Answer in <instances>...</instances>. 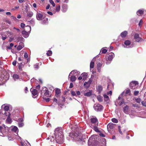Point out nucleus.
Returning a JSON list of instances; mask_svg holds the SVG:
<instances>
[{"label": "nucleus", "mask_w": 146, "mask_h": 146, "mask_svg": "<svg viewBox=\"0 0 146 146\" xmlns=\"http://www.w3.org/2000/svg\"><path fill=\"white\" fill-rule=\"evenodd\" d=\"M92 79L91 78L89 79L88 81L87 82L89 84H91L92 82Z\"/></svg>", "instance_id": "52"}, {"label": "nucleus", "mask_w": 146, "mask_h": 146, "mask_svg": "<svg viewBox=\"0 0 146 146\" xmlns=\"http://www.w3.org/2000/svg\"><path fill=\"white\" fill-rule=\"evenodd\" d=\"M138 83L137 81H132L130 84V87L132 89H135L138 85Z\"/></svg>", "instance_id": "7"}, {"label": "nucleus", "mask_w": 146, "mask_h": 146, "mask_svg": "<svg viewBox=\"0 0 146 146\" xmlns=\"http://www.w3.org/2000/svg\"><path fill=\"white\" fill-rule=\"evenodd\" d=\"M94 62L93 59L91 61L90 63V69L91 68H93L94 67Z\"/></svg>", "instance_id": "27"}, {"label": "nucleus", "mask_w": 146, "mask_h": 146, "mask_svg": "<svg viewBox=\"0 0 146 146\" xmlns=\"http://www.w3.org/2000/svg\"><path fill=\"white\" fill-rule=\"evenodd\" d=\"M136 101L137 103H139L141 102V100L140 98H137L136 99Z\"/></svg>", "instance_id": "51"}, {"label": "nucleus", "mask_w": 146, "mask_h": 146, "mask_svg": "<svg viewBox=\"0 0 146 146\" xmlns=\"http://www.w3.org/2000/svg\"><path fill=\"white\" fill-rule=\"evenodd\" d=\"M55 93L57 95L59 94L60 93V90L58 88H56L55 90Z\"/></svg>", "instance_id": "32"}, {"label": "nucleus", "mask_w": 146, "mask_h": 146, "mask_svg": "<svg viewBox=\"0 0 146 146\" xmlns=\"http://www.w3.org/2000/svg\"><path fill=\"white\" fill-rule=\"evenodd\" d=\"M114 124L112 123H110L107 125V129L108 131H111V129H113L114 127Z\"/></svg>", "instance_id": "10"}, {"label": "nucleus", "mask_w": 146, "mask_h": 146, "mask_svg": "<svg viewBox=\"0 0 146 146\" xmlns=\"http://www.w3.org/2000/svg\"><path fill=\"white\" fill-rule=\"evenodd\" d=\"M102 53L105 54L106 53L107 51V50L105 49H102Z\"/></svg>", "instance_id": "44"}, {"label": "nucleus", "mask_w": 146, "mask_h": 146, "mask_svg": "<svg viewBox=\"0 0 146 146\" xmlns=\"http://www.w3.org/2000/svg\"><path fill=\"white\" fill-rule=\"evenodd\" d=\"M71 94L73 96H75L76 95V92L74 91H72L71 92Z\"/></svg>", "instance_id": "58"}, {"label": "nucleus", "mask_w": 146, "mask_h": 146, "mask_svg": "<svg viewBox=\"0 0 146 146\" xmlns=\"http://www.w3.org/2000/svg\"><path fill=\"white\" fill-rule=\"evenodd\" d=\"M91 121L92 123L96 125H98V121L97 119L95 117L92 118Z\"/></svg>", "instance_id": "13"}, {"label": "nucleus", "mask_w": 146, "mask_h": 146, "mask_svg": "<svg viewBox=\"0 0 146 146\" xmlns=\"http://www.w3.org/2000/svg\"><path fill=\"white\" fill-rule=\"evenodd\" d=\"M106 63L107 64H109L110 63V62L108 61L109 60H108V59H107V58H106Z\"/></svg>", "instance_id": "56"}, {"label": "nucleus", "mask_w": 146, "mask_h": 146, "mask_svg": "<svg viewBox=\"0 0 146 146\" xmlns=\"http://www.w3.org/2000/svg\"><path fill=\"white\" fill-rule=\"evenodd\" d=\"M111 121L113 123H117L118 122V120L115 118H112L111 119Z\"/></svg>", "instance_id": "37"}, {"label": "nucleus", "mask_w": 146, "mask_h": 146, "mask_svg": "<svg viewBox=\"0 0 146 146\" xmlns=\"http://www.w3.org/2000/svg\"><path fill=\"white\" fill-rule=\"evenodd\" d=\"M36 17L37 20H41L43 18V15L42 14L37 12L36 15Z\"/></svg>", "instance_id": "15"}, {"label": "nucleus", "mask_w": 146, "mask_h": 146, "mask_svg": "<svg viewBox=\"0 0 146 146\" xmlns=\"http://www.w3.org/2000/svg\"><path fill=\"white\" fill-rule=\"evenodd\" d=\"M97 75L96 74H93V75H92L91 76V78L93 79L94 78H97Z\"/></svg>", "instance_id": "47"}, {"label": "nucleus", "mask_w": 146, "mask_h": 146, "mask_svg": "<svg viewBox=\"0 0 146 146\" xmlns=\"http://www.w3.org/2000/svg\"><path fill=\"white\" fill-rule=\"evenodd\" d=\"M78 72V71L76 70H74L72 71L70 74L69 76H70L71 74H74Z\"/></svg>", "instance_id": "35"}, {"label": "nucleus", "mask_w": 146, "mask_h": 146, "mask_svg": "<svg viewBox=\"0 0 146 146\" xmlns=\"http://www.w3.org/2000/svg\"><path fill=\"white\" fill-rule=\"evenodd\" d=\"M24 57L25 58H27L28 57V55L27 52H26L25 53Z\"/></svg>", "instance_id": "54"}, {"label": "nucleus", "mask_w": 146, "mask_h": 146, "mask_svg": "<svg viewBox=\"0 0 146 146\" xmlns=\"http://www.w3.org/2000/svg\"><path fill=\"white\" fill-rule=\"evenodd\" d=\"M94 108L95 110L97 111H101L103 110V106L98 103L95 104L94 106Z\"/></svg>", "instance_id": "4"}, {"label": "nucleus", "mask_w": 146, "mask_h": 146, "mask_svg": "<svg viewBox=\"0 0 146 146\" xmlns=\"http://www.w3.org/2000/svg\"><path fill=\"white\" fill-rule=\"evenodd\" d=\"M124 92H123L122 94L119 96L118 99L116 100V102L120 105L121 106L123 104L125 103L124 102L122 98H121V96H122Z\"/></svg>", "instance_id": "5"}, {"label": "nucleus", "mask_w": 146, "mask_h": 146, "mask_svg": "<svg viewBox=\"0 0 146 146\" xmlns=\"http://www.w3.org/2000/svg\"><path fill=\"white\" fill-rule=\"evenodd\" d=\"M68 6L66 4H64L62 6V11L63 12L66 11L67 10Z\"/></svg>", "instance_id": "16"}, {"label": "nucleus", "mask_w": 146, "mask_h": 146, "mask_svg": "<svg viewBox=\"0 0 146 146\" xmlns=\"http://www.w3.org/2000/svg\"><path fill=\"white\" fill-rule=\"evenodd\" d=\"M141 104L143 106H146V103L144 101H142L141 102Z\"/></svg>", "instance_id": "57"}, {"label": "nucleus", "mask_w": 146, "mask_h": 146, "mask_svg": "<svg viewBox=\"0 0 146 146\" xmlns=\"http://www.w3.org/2000/svg\"><path fill=\"white\" fill-rule=\"evenodd\" d=\"M24 47L23 44L22 43H20V44L18 46L17 48V49L19 50L21 49Z\"/></svg>", "instance_id": "22"}, {"label": "nucleus", "mask_w": 146, "mask_h": 146, "mask_svg": "<svg viewBox=\"0 0 146 146\" xmlns=\"http://www.w3.org/2000/svg\"><path fill=\"white\" fill-rule=\"evenodd\" d=\"M30 33L25 30L23 31L22 32V34L23 36L25 38L28 37Z\"/></svg>", "instance_id": "14"}, {"label": "nucleus", "mask_w": 146, "mask_h": 146, "mask_svg": "<svg viewBox=\"0 0 146 146\" xmlns=\"http://www.w3.org/2000/svg\"><path fill=\"white\" fill-rule=\"evenodd\" d=\"M125 94H128L130 92V90L129 89H127L125 90L124 91Z\"/></svg>", "instance_id": "41"}, {"label": "nucleus", "mask_w": 146, "mask_h": 146, "mask_svg": "<svg viewBox=\"0 0 146 146\" xmlns=\"http://www.w3.org/2000/svg\"><path fill=\"white\" fill-rule=\"evenodd\" d=\"M54 135L55 138L53 136H49L47 139H50V141L52 142L56 141L57 143L61 144L64 141L63 135L61 129L59 128H56L54 131Z\"/></svg>", "instance_id": "1"}, {"label": "nucleus", "mask_w": 146, "mask_h": 146, "mask_svg": "<svg viewBox=\"0 0 146 146\" xmlns=\"http://www.w3.org/2000/svg\"><path fill=\"white\" fill-rule=\"evenodd\" d=\"M139 92L138 91H135L134 92V94L135 96H137L139 94Z\"/></svg>", "instance_id": "50"}, {"label": "nucleus", "mask_w": 146, "mask_h": 146, "mask_svg": "<svg viewBox=\"0 0 146 146\" xmlns=\"http://www.w3.org/2000/svg\"><path fill=\"white\" fill-rule=\"evenodd\" d=\"M25 25V24L23 23H21V26L22 28H24Z\"/></svg>", "instance_id": "59"}, {"label": "nucleus", "mask_w": 146, "mask_h": 146, "mask_svg": "<svg viewBox=\"0 0 146 146\" xmlns=\"http://www.w3.org/2000/svg\"><path fill=\"white\" fill-rule=\"evenodd\" d=\"M97 99L98 100V101L100 102H102L103 100V97L100 96H98L97 97Z\"/></svg>", "instance_id": "31"}, {"label": "nucleus", "mask_w": 146, "mask_h": 146, "mask_svg": "<svg viewBox=\"0 0 146 146\" xmlns=\"http://www.w3.org/2000/svg\"><path fill=\"white\" fill-rule=\"evenodd\" d=\"M70 76H69L68 78H70V81L72 82H74L76 80V78L74 76H72L70 77Z\"/></svg>", "instance_id": "19"}, {"label": "nucleus", "mask_w": 146, "mask_h": 146, "mask_svg": "<svg viewBox=\"0 0 146 146\" xmlns=\"http://www.w3.org/2000/svg\"><path fill=\"white\" fill-rule=\"evenodd\" d=\"M16 61H14L12 63V64L14 66H15L16 64Z\"/></svg>", "instance_id": "63"}, {"label": "nucleus", "mask_w": 146, "mask_h": 146, "mask_svg": "<svg viewBox=\"0 0 146 146\" xmlns=\"http://www.w3.org/2000/svg\"><path fill=\"white\" fill-rule=\"evenodd\" d=\"M135 40L137 42H139L141 40V38L139 37L137 39H136Z\"/></svg>", "instance_id": "53"}, {"label": "nucleus", "mask_w": 146, "mask_h": 146, "mask_svg": "<svg viewBox=\"0 0 146 146\" xmlns=\"http://www.w3.org/2000/svg\"><path fill=\"white\" fill-rule=\"evenodd\" d=\"M139 37V35L137 34H136L135 35L134 38L135 39H137Z\"/></svg>", "instance_id": "48"}, {"label": "nucleus", "mask_w": 146, "mask_h": 146, "mask_svg": "<svg viewBox=\"0 0 146 146\" xmlns=\"http://www.w3.org/2000/svg\"><path fill=\"white\" fill-rule=\"evenodd\" d=\"M19 126V127H22L23 125V124L21 122L19 123H18Z\"/></svg>", "instance_id": "49"}, {"label": "nucleus", "mask_w": 146, "mask_h": 146, "mask_svg": "<svg viewBox=\"0 0 146 146\" xmlns=\"http://www.w3.org/2000/svg\"><path fill=\"white\" fill-rule=\"evenodd\" d=\"M74 136L72 137L74 139L79 141H82V138L81 135H79L76 133H74Z\"/></svg>", "instance_id": "6"}, {"label": "nucleus", "mask_w": 146, "mask_h": 146, "mask_svg": "<svg viewBox=\"0 0 146 146\" xmlns=\"http://www.w3.org/2000/svg\"><path fill=\"white\" fill-rule=\"evenodd\" d=\"M142 23H143V21L142 19H141L140 21L139 22V26H140L141 25Z\"/></svg>", "instance_id": "55"}, {"label": "nucleus", "mask_w": 146, "mask_h": 146, "mask_svg": "<svg viewBox=\"0 0 146 146\" xmlns=\"http://www.w3.org/2000/svg\"><path fill=\"white\" fill-rule=\"evenodd\" d=\"M13 29H15L16 30L17 32H20V30H19V29H18L16 28L15 27H14L13 28Z\"/></svg>", "instance_id": "60"}, {"label": "nucleus", "mask_w": 146, "mask_h": 146, "mask_svg": "<svg viewBox=\"0 0 146 146\" xmlns=\"http://www.w3.org/2000/svg\"><path fill=\"white\" fill-rule=\"evenodd\" d=\"M39 64L36 63L34 65V67L35 68L38 69L39 68Z\"/></svg>", "instance_id": "46"}, {"label": "nucleus", "mask_w": 146, "mask_h": 146, "mask_svg": "<svg viewBox=\"0 0 146 146\" xmlns=\"http://www.w3.org/2000/svg\"><path fill=\"white\" fill-rule=\"evenodd\" d=\"M52 54V52L51 50H48L46 53L47 55L48 56H51Z\"/></svg>", "instance_id": "36"}, {"label": "nucleus", "mask_w": 146, "mask_h": 146, "mask_svg": "<svg viewBox=\"0 0 146 146\" xmlns=\"http://www.w3.org/2000/svg\"><path fill=\"white\" fill-rule=\"evenodd\" d=\"M114 57V54L112 52L110 53L108 56V58H107L108 60L109 61H110L112 60V59Z\"/></svg>", "instance_id": "12"}, {"label": "nucleus", "mask_w": 146, "mask_h": 146, "mask_svg": "<svg viewBox=\"0 0 146 146\" xmlns=\"http://www.w3.org/2000/svg\"><path fill=\"white\" fill-rule=\"evenodd\" d=\"M36 79H35V78H32L31 79V82H34L35 81H36Z\"/></svg>", "instance_id": "61"}, {"label": "nucleus", "mask_w": 146, "mask_h": 146, "mask_svg": "<svg viewBox=\"0 0 146 146\" xmlns=\"http://www.w3.org/2000/svg\"><path fill=\"white\" fill-rule=\"evenodd\" d=\"M49 1L51 4L52 5L53 7H54L55 4L52 0H49Z\"/></svg>", "instance_id": "40"}, {"label": "nucleus", "mask_w": 146, "mask_h": 146, "mask_svg": "<svg viewBox=\"0 0 146 146\" xmlns=\"http://www.w3.org/2000/svg\"><path fill=\"white\" fill-rule=\"evenodd\" d=\"M8 116L7 118V120L8 123H10L11 121V119L10 117L11 113L9 112H8Z\"/></svg>", "instance_id": "24"}, {"label": "nucleus", "mask_w": 146, "mask_h": 146, "mask_svg": "<svg viewBox=\"0 0 146 146\" xmlns=\"http://www.w3.org/2000/svg\"><path fill=\"white\" fill-rule=\"evenodd\" d=\"M143 13V11L139 10L137 11V13L138 15L139 16L142 15Z\"/></svg>", "instance_id": "30"}, {"label": "nucleus", "mask_w": 146, "mask_h": 146, "mask_svg": "<svg viewBox=\"0 0 146 146\" xmlns=\"http://www.w3.org/2000/svg\"><path fill=\"white\" fill-rule=\"evenodd\" d=\"M96 136L95 135L92 136L89 139L88 143H94V142L95 140V137Z\"/></svg>", "instance_id": "11"}, {"label": "nucleus", "mask_w": 146, "mask_h": 146, "mask_svg": "<svg viewBox=\"0 0 146 146\" xmlns=\"http://www.w3.org/2000/svg\"><path fill=\"white\" fill-rule=\"evenodd\" d=\"M41 94V96L43 98H45L46 97H50L51 95V92H49L48 91L47 88L45 87H42Z\"/></svg>", "instance_id": "2"}, {"label": "nucleus", "mask_w": 146, "mask_h": 146, "mask_svg": "<svg viewBox=\"0 0 146 146\" xmlns=\"http://www.w3.org/2000/svg\"><path fill=\"white\" fill-rule=\"evenodd\" d=\"M129 107L126 105L124 106L123 109V111L125 113L127 114L128 113V110L129 109Z\"/></svg>", "instance_id": "17"}, {"label": "nucleus", "mask_w": 146, "mask_h": 146, "mask_svg": "<svg viewBox=\"0 0 146 146\" xmlns=\"http://www.w3.org/2000/svg\"><path fill=\"white\" fill-rule=\"evenodd\" d=\"M60 6H58L56 7V12H58L60 10Z\"/></svg>", "instance_id": "43"}, {"label": "nucleus", "mask_w": 146, "mask_h": 146, "mask_svg": "<svg viewBox=\"0 0 146 146\" xmlns=\"http://www.w3.org/2000/svg\"><path fill=\"white\" fill-rule=\"evenodd\" d=\"M25 30L27 32L30 33L31 31V27L30 26L27 25L26 26Z\"/></svg>", "instance_id": "20"}, {"label": "nucleus", "mask_w": 146, "mask_h": 146, "mask_svg": "<svg viewBox=\"0 0 146 146\" xmlns=\"http://www.w3.org/2000/svg\"><path fill=\"white\" fill-rule=\"evenodd\" d=\"M26 13L27 14V16L29 17H31L33 15V13L31 11H28L27 10Z\"/></svg>", "instance_id": "21"}, {"label": "nucleus", "mask_w": 146, "mask_h": 146, "mask_svg": "<svg viewBox=\"0 0 146 146\" xmlns=\"http://www.w3.org/2000/svg\"><path fill=\"white\" fill-rule=\"evenodd\" d=\"M4 110L5 111H7L9 109V106H4Z\"/></svg>", "instance_id": "39"}, {"label": "nucleus", "mask_w": 146, "mask_h": 146, "mask_svg": "<svg viewBox=\"0 0 146 146\" xmlns=\"http://www.w3.org/2000/svg\"><path fill=\"white\" fill-rule=\"evenodd\" d=\"M73 87V84L72 83H71L70 84L69 88H71Z\"/></svg>", "instance_id": "62"}, {"label": "nucleus", "mask_w": 146, "mask_h": 146, "mask_svg": "<svg viewBox=\"0 0 146 146\" xmlns=\"http://www.w3.org/2000/svg\"><path fill=\"white\" fill-rule=\"evenodd\" d=\"M82 76L83 80H85L87 78V74L86 73H84L82 74Z\"/></svg>", "instance_id": "23"}, {"label": "nucleus", "mask_w": 146, "mask_h": 146, "mask_svg": "<svg viewBox=\"0 0 146 146\" xmlns=\"http://www.w3.org/2000/svg\"><path fill=\"white\" fill-rule=\"evenodd\" d=\"M12 131L14 132L17 133L18 132V128L16 126H14L12 129Z\"/></svg>", "instance_id": "25"}, {"label": "nucleus", "mask_w": 146, "mask_h": 146, "mask_svg": "<svg viewBox=\"0 0 146 146\" xmlns=\"http://www.w3.org/2000/svg\"><path fill=\"white\" fill-rule=\"evenodd\" d=\"M97 88L99 93H100L103 89L102 86L100 85L98 86Z\"/></svg>", "instance_id": "26"}, {"label": "nucleus", "mask_w": 146, "mask_h": 146, "mask_svg": "<svg viewBox=\"0 0 146 146\" xmlns=\"http://www.w3.org/2000/svg\"><path fill=\"white\" fill-rule=\"evenodd\" d=\"M102 64L99 62L98 63L97 65V68H101V67L102 66Z\"/></svg>", "instance_id": "45"}, {"label": "nucleus", "mask_w": 146, "mask_h": 146, "mask_svg": "<svg viewBox=\"0 0 146 146\" xmlns=\"http://www.w3.org/2000/svg\"><path fill=\"white\" fill-rule=\"evenodd\" d=\"M90 85V84L87 82H85L84 83V86L85 88H88L89 87Z\"/></svg>", "instance_id": "28"}, {"label": "nucleus", "mask_w": 146, "mask_h": 146, "mask_svg": "<svg viewBox=\"0 0 146 146\" xmlns=\"http://www.w3.org/2000/svg\"><path fill=\"white\" fill-rule=\"evenodd\" d=\"M0 136L4 137L5 136L8 131V128L4 125L0 126Z\"/></svg>", "instance_id": "3"}, {"label": "nucleus", "mask_w": 146, "mask_h": 146, "mask_svg": "<svg viewBox=\"0 0 146 146\" xmlns=\"http://www.w3.org/2000/svg\"><path fill=\"white\" fill-rule=\"evenodd\" d=\"M104 97L105 101H107L108 100V96L106 94L104 95Z\"/></svg>", "instance_id": "38"}, {"label": "nucleus", "mask_w": 146, "mask_h": 146, "mask_svg": "<svg viewBox=\"0 0 146 146\" xmlns=\"http://www.w3.org/2000/svg\"><path fill=\"white\" fill-rule=\"evenodd\" d=\"M127 34V32L126 31H125L121 34V36L122 38L125 37Z\"/></svg>", "instance_id": "18"}, {"label": "nucleus", "mask_w": 146, "mask_h": 146, "mask_svg": "<svg viewBox=\"0 0 146 146\" xmlns=\"http://www.w3.org/2000/svg\"><path fill=\"white\" fill-rule=\"evenodd\" d=\"M19 68L20 70H21L22 68L23 67V65L22 63L20 62L19 63Z\"/></svg>", "instance_id": "34"}, {"label": "nucleus", "mask_w": 146, "mask_h": 146, "mask_svg": "<svg viewBox=\"0 0 146 146\" xmlns=\"http://www.w3.org/2000/svg\"><path fill=\"white\" fill-rule=\"evenodd\" d=\"M30 91L33 95V98H35L36 97V96H37L38 91L36 89L31 88L30 89Z\"/></svg>", "instance_id": "9"}, {"label": "nucleus", "mask_w": 146, "mask_h": 146, "mask_svg": "<svg viewBox=\"0 0 146 146\" xmlns=\"http://www.w3.org/2000/svg\"><path fill=\"white\" fill-rule=\"evenodd\" d=\"M13 78L14 80H15L16 79H18L19 78V76L17 74H14L13 76Z\"/></svg>", "instance_id": "33"}, {"label": "nucleus", "mask_w": 146, "mask_h": 146, "mask_svg": "<svg viewBox=\"0 0 146 146\" xmlns=\"http://www.w3.org/2000/svg\"><path fill=\"white\" fill-rule=\"evenodd\" d=\"M125 45H123L124 47L125 48H129L133 46L132 44H131V42L129 40H126L125 41L124 43Z\"/></svg>", "instance_id": "8"}, {"label": "nucleus", "mask_w": 146, "mask_h": 146, "mask_svg": "<svg viewBox=\"0 0 146 146\" xmlns=\"http://www.w3.org/2000/svg\"><path fill=\"white\" fill-rule=\"evenodd\" d=\"M97 125H93V127L92 128H93L94 130L97 132H98L99 131V130H98V127H97Z\"/></svg>", "instance_id": "29"}, {"label": "nucleus", "mask_w": 146, "mask_h": 146, "mask_svg": "<svg viewBox=\"0 0 146 146\" xmlns=\"http://www.w3.org/2000/svg\"><path fill=\"white\" fill-rule=\"evenodd\" d=\"M100 135L101 136V137H105V135L104 134L102 133H101L100 134Z\"/></svg>", "instance_id": "64"}, {"label": "nucleus", "mask_w": 146, "mask_h": 146, "mask_svg": "<svg viewBox=\"0 0 146 146\" xmlns=\"http://www.w3.org/2000/svg\"><path fill=\"white\" fill-rule=\"evenodd\" d=\"M91 94V93L90 92H89L85 93L84 94V95L86 96H90Z\"/></svg>", "instance_id": "42"}]
</instances>
